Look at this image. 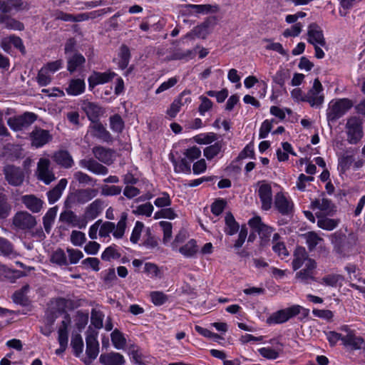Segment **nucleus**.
I'll list each match as a JSON object with an SVG mask.
<instances>
[{"mask_svg": "<svg viewBox=\"0 0 365 365\" xmlns=\"http://www.w3.org/2000/svg\"><path fill=\"white\" fill-rule=\"evenodd\" d=\"M305 237L306 243L309 251H313L316 248L319 242L323 240V239L320 237L314 232H309L308 233L306 234Z\"/></svg>", "mask_w": 365, "mask_h": 365, "instance_id": "nucleus-58", "label": "nucleus"}, {"mask_svg": "<svg viewBox=\"0 0 365 365\" xmlns=\"http://www.w3.org/2000/svg\"><path fill=\"white\" fill-rule=\"evenodd\" d=\"M91 325L96 329H101L103 327L104 314L101 310L93 309L91 313Z\"/></svg>", "mask_w": 365, "mask_h": 365, "instance_id": "nucleus-47", "label": "nucleus"}, {"mask_svg": "<svg viewBox=\"0 0 365 365\" xmlns=\"http://www.w3.org/2000/svg\"><path fill=\"white\" fill-rule=\"evenodd\" d=\"M274 205L275 209L284 216H290L293 215L294 205L292 199L285 196L282 192H277L274 196Z\"/></svg>", "mask_w": 365, "mask_h": 365, "instance_id": "nucleus-9", "label": "nucleus"}, {"mask_svg": "<svg viewBox=\"0 0 365 365\" xmlns=\"http://www.w3.org/2000/svg\"><path fill=\"white\" fill-rule=\"evenodd\" d=\"M323 86L319 80L316 78L314 81L312 87L305 94V101L311 107H320L324 101L323 94Z\"/></svg>", "mask_w": 365, "mask_h": 365, "instance_id": "nucleus-5", "label": "nucleus"}, {"mask_svg": "<svg viewBox=\"0 0 365 365\" xmlns=\"http://www.w3.org/2000/svg\"><path fill=\"white\" fill-rule=\"evenodd\" d=\"M117 73L111 70L106 72L93 71L88 78L89 90L92 91L96 86L105 84L113 81Z\"/></svg>", "mask_w": 365, "mask_h": 365, "instance_id": "nucleus-11", "label": "nucleus"}, {"mask_svg": "<svg viewBox=\"0 0 365 365\" xmlns=\"http://www.w3.org/2000/svg\"><path fill=\"white\" fill-rule=\"evenodd\" d=\"M103 201L101 199H96L92 202L85 210V217L88 220L96 219L103 210Z\"/></svg>", "mask_w": 365, "mask_h": 365, "instance_id": "nucleus-30", "label": "nucleus"}, {"mask_svg": "<svg viewBox=\"0 0 365 365\" xmlns=\"http://www.w3.org/2000/svg\"><path fill=\"white\" fill-rule=\"evenodd\" d=\"M309 314V309H306L298 304H294L272 313L270 317L267 318V322L268 324H283L297 315H300L299 319H303L308 317Z\"/></svg>", "mask_w": 365, "mask_h": 365, "instance_id": "nucleus-1", "label": "nucleus"}, {"mask_svg": "<svg viewBox=\"0 0 365 365\" xmlns=\"http://www.w3.org/2000/svg\"><path fill=\"white\" fill-rule=\"evenodd\" d=\"M86 334V353L91 360H93L96 359L99 353V343L97 339L98 332L90 326Z\"/></svg>", "mask_w": 365, "mask_h": 365, "instance_id": "nucleus-8", "label": "nucleus"}, {"mask_svg": "<svg viewBox=\"0 0 365 365\" xmlns=\"http://www.w3.org/2000/svg\"><path fill=\"white\" fill-rule=\"evenodd\" d=\"M183 155L188 160L190 163L194 162V160L198 159L201 156V150L197 146H192L188 149H186L183 152Z\"/></svg>", "mask_w": 365, "mask_h": 365, "instance_id": "nucleus-63", "label": "nucleus"}, {"mask_svg": "<svg viewBox=\"0 0 365 365\" xmlns=\"http://www.w3.org/2000/svg\"><path fill=\"white\" fill-rule=\"evenodd\" d=\"M57 213V208L56 207H51L46 212L43 217V224L45 231L48 234L51 232L52 225L54 222Z\"/></svg>", "mask_w": 365, "mask_h": 365, "instance_id": "nucleus-45", "label": "nucleus"}, {"mask_svg": "<svg viewBox=\"0 0 365 365\" xmlns=\"http://www.w3.org/2000/svg\"><path fill=\"white\" fill-rule=\"evenodd\" d=\"M78 163L81 168L87 169L88 170L96 175H104L108 174V169L106 166L98 163L93 158L82 159L79 161Z\"/></svg>", "mask_w": 365, "mask_h": 365, "instance_id": "nucleus-19", "label": "nucleus"}, {"mask_svg": "<svg viewBox=\"0 0 365 365\" xmlns=\"http://www.w3.org/2000/svg\"><path fill=\"white\" fill-rule=\"evenodd\" d=\"M0 252L1 255L10 258H13L15 256L11 244L8 240L2 237H0Z\"/></svg>", "mask_w": 365, "mask_h": 365, "instance_id": "nucleus-56", "label": "nucleus"}, {"mask_svg": "<svg viewBox=\"0 0 365 365\" xmlns=\"http://www.w3.org/2000/svg\"><path fill=\"white\" fill-rule=\"evenodd\" d=\"M225 143L222 140L217 141L214 144L210 145L203 150V155L208 160H211L221 153L224 152L223 147Z\"/></svg>", "mask_w": 365, "mask_h": 365, "instance_id": "nucleus-32", "label": "nucleus"}, {"mask_svg": "<svg viewBox=\"0 0 365 365\" xmlns=\"http://www.w3.org/2000/svg\"><path fill=\"white\" fill-rule=\"evenodd\" d=\"M356 150L349 148L346 150L345 153L339 158L338 169L342 173H346L354 163V155Z\"/></svg>", "mask_w": 365, "mask_h": 365, "instance_id": "nucleus-25", "label": "nucleus"}, {"mask_svg": "<svg viewBox=\"0 0 365 365\" xmlns=\"http://www.w3.org/2000/svg\"><path fill=\"white\" fill-rule=\"evenodd\" d=\"M0 275L10 282H14L20 277L21 272L11 269L6 265H0Z\"/></svg>", "mask_w": 365, "mask_h": 365, "instance_id": "nucleus-53", "label": "nucleus"}, {"mask_svg": "<svg viewBox=\"0 0 365 365\" xmlns=\"http://www.w3.org/2000/svg\"><path fill=\"white\" fill-rule=\"evenodd\" d=\"M347 141L349 144H357L363 137V128L361 121L356 118H351L346 124Z\"/></svg>", "mask_w": 365, "mask_h": 365, "instance_id": "nucleus-4", "label": "nucleus"}, {"mask_svg": "<svg viewBox=\"0 0 365 365\" xmlns=\"http://www.w3.org/2000/svg\"><path fill=\"white\" fill-rule=\"evenodd\" d=\"M74 178L80 183V184H86V185H94L96 183V179L93 178L89 176L88 174L83 173L81 171H77L73 175Z\"/></svg>", "mask_w": 365, "mask_h": 365, "instance_id": "nucleus-61", "label": "nucleus"}, {"mask_svg": "<svg viewBox=\"0 0 365 365\" xmlns=\"http://www.w3.org/2000/svg\"><path fill=\"white\" fill-rule=\"evenodd\" d=\"M29 139L32 148H40L49 143L53 140V135L48 130L35 127L29 133Z\"/></svg>", "mask_w": 365, "mask_h": 365, "instance_id": "nucleus-6", "label": "nucleus"}, {"mask_svg": "<svg viewBox=\"0 0 365 365\" xmlns=\"http://www.w3.org/2000/svg\"><path fill=\"white\" fill-rule=\"evenodd\" d=\"M121 257V254L118 250V246L115 244L106 247L101 254V259L104 261L110 262L111 259H117Z\"/></svg>", "mask_w": 365, "mask_h": 365, "instance_id": "nucleus-43", "label": "nucleus"}, {"mask_svg": "<svg viewBox=\"0 0 365 365\" xmlns=\"http://www.w3.org/2000/svg\"><path fill=\"white\" fill-rule=\"evenodd\" d=\"M83 110L88 118L91 120L98 118L101 113V108L92 102L85 103L83 104Z\"/></svg>", "mask_w": 365, "mask_h": 365, "instance_id": "nucleus-44", "label": "nucleus"}, {"mask_svg": "<svg viewBox=\"0 0 365 365\" xmlns=\"http://www.w3.org/2000/svg\"><path fill=\"white\" fill-rule=\"evenodd\" d=\"M308 259H312L309 258L308 254L303 247H297L294 254L293 260L292 262V268L294 271L299 269L304 264H306Z\"/></svg>", "mask_w": 365, "mask_h": 365, "instance_id": "nucleus-24", "label": "nucleus"}, {"mask_svg": "<svg viewBox=\"0 0 365 365\" xmlns=\"http://www.w3.org/2000/svg\"><path fill=\"white\" fill-rule=\"evenodd\" d=\"M89 18L87 14H79L78 15H73L63 12L62 11H57L55 14V19L63 21L70 22H79L88 20Z\"/></svg>", "mask_w": 365, "mask_h": 365, "instance_id": "nucleus-35", "label": "nucleus"}, {"mask_svg": "<svg viewBox=\"0 0 365 365\" xmlns=\"http://www.w3.org/2000/svg\"><path fill=\"white\" fill-rule=\"evenodd\" d=\"M250 227L257 232L262 240L268 241L274 231L273 227L264 224L259 216H255L248 221Z\"/></svg>", "mask_w": 365, "mask_h": 365, "instance_id": "nucleus-12", "label": "nucleus"}, {"mask_svg": "<svg viewBox=\"0 0 365 365\" xmlns=\"http://www.w3.org/2000/svg\"><path fill=\"white\" fill-rule=\"evenodd\" d=\"M185 7L190 14H207L218 11L217 6L210 4H187Z\"/></svg>", "mask_w": 365, "mask_h": 365, "instance_id": "nucleus-29", "label": "nucleus"}, {"mask_svg": "<svg viewBox=\"0 0 365 365\" xmlns=\"http://www.w3.org/2000/svg\"><path fill=\"white\" fill-rule=\"evenodd\" d=\"M71 324V317L69 314L64 315V319L58 330V341L61 346V351H64L68 346V327Z\"/></svg>", "mask_w": 365, "mask_h": 365, "instance_id": "nucleus-17", "label": "nucleus"}, {"mask_svg": "<svg viewBox=\"0 0 365 365\" xmlns=\"http://www.w3.org/2000/svg\"><path fill=\"white\" fill-rule=\"evenodd\" d=\"M342 344L346 349L351 351L365 347L364 339L361 336L356 335L353 331H349L346 335H344Z\"/></svg>", "mask_w": 365, "mask_h": 365, "instance_id": "nucleus-14", "label": "nucleus"}, {"mask_svg": "<svg viewBox=\"0 0 365 365\" xmlns=\"http://www.w3.org/2000/svg\"><path fill=\"white\" fill-rule=\"evenodd\" d=\"M127 218L128 214L126 212H123L116 225L112 222H104L99 228V236L101 237L110 238V234L113 233V236L115 238H122L125 231Z\"/></svg>", "mask_w": 365, "mask_h": 365, "instance_id": "nucleus-2", "label": "nucleus"}, {"mask_svg": "<svg viewBox=\"0 0 365 365\" xmlns=\"http://www.w3.org/2000/svg\"><path fill=\"white\" fill-rule=\"evenodd\" d=\"M196 55V51L194 50H186L183 51L180 48L176 49L174 51L170 56V60H184L185 61H187L189 60L193 59L195 57Z\"/></svg>", "mask_w": 365, "mask_h": 365, "instance_id": "nucleus-38", "label": "nucleus"}, {"mask_svg": "<svg viewBox=\"0 0 365 365\" xmlns=\"http://www.w3.org/2000/svg\"><path fill=\"white\" fill-rule=\"evenodd\" d=\"M71 346L73 349V354L78 357L83 350V341L80 334H76L72 336Z\"/></svg>", "mask_w": 365, "mask_h": 365, "instance_id": "nucleus-49", "label": "nucleus"}, {"mask_svg": "<svg viewBox=\"0 0 365 365\" xmlns=\"http://www.w3.org/2000/svg\"><path fill=\"white\" fill-rule=\"evenodd\" d=\"M98 194V190L96 188L80 189L76 190L75 197L78 203L85 204L96 197Z\"/></svg>", "mask_w": 365, "mask_h": 365, "instance_id": "nucleus-28", "label": "nucleus"}, {"mask_svg": "<svg viewBox=\"0 0 365 365\" xmlns=\"http://www.w3.org/2000/svg\"><path fill=\"white\" fill-rule=\"evenodd\" d=\"M225 227L224 228V232L226 235L232 236L239 231L240 225L235 220L232 212H228L225 214Z\"/></svg>", "mask_w": 365, "mask_h": 365, "instance_id": "nucleus-34", "label": "nucleus"}, {"mask_svg": "<svg viewBox=\"0 0 365 365\" xmlns=\"http://www.w3.org/2000/svg\"><path fill=\"white\" fill-rule=\"evenodd\" d=\"M99 361L103 365H124L125 360L121 354L111 351L101 354Z\"/></svg>", "mask_w": 365, "mask_h": 365, "instance_id": "nucleus-22", "label": "nucleus"}, {"mask_svg": "<svg viewBox=\"0 0 365 365\" xmlns=\"http://www.w3.org/2000/svg\"><path fill=\"white\" fill-rule=\"evenodd\" d=\"M339 223V220L330 219L328 217H320L318 219L317 225L325 230H333Z\"/></svg>", "mask_w": 365, "mask_h": 365, "instance_id": "nucleus-52", "label": "nucleus"}, {"mask_svg": "<svg viewBox=\"0 0 365 365\" xmlns=\"http://www.w3.org/2000/svg\"><path fill=\"white\" fill-rule=\"evenodd\" d=\"M179 252L187 258L194 257L198 252L196 240L194 239L189 240L185 245L180 247Z\"/></svg>", "mask_w": 365, "mask_h": 365, "instance_id": "nucleus-40", "label": "nucleus"}, {"mask_svg": "<svg viewBox=\"0 0 365 365\" xmlns=\"http://www.w3.org/2000/svg\"><path fill=\"white\" fill-rule=\"evenodd\" d=\"M144 272L150 278L160 277V271L158 267L152 262H146L144 266Z\"/></svg>", "mask_w": 365, "mask_h": 365, "instance_id": "nucleus-64", "label": "nucleus"}, {"mask_svg": "<svg viewBox=\"0 0 365 365\" xmlns=\"http://www.w3.org/2000/svg\"><path fill=\"white\" fill-rule=\"evenodd\" d=\"M6 179L12 185H20L23 182V172L19 168L7 165L4 168Z\"/></svg>", "mask_w": 365, "mask_h": 365, "instance_id": "nucleus-20", "label": "nucleus"}, {"mask_svg": "<svg viewBox=\"0 0 365 365\" xmlns=\"http://www.w3.org/2000/svg\"><path fill=\"white\" fill-rule=\"evenodd\" d=\"M128 354L133 361L138 364H143V355L140 348L136 344H130L128 347Z\"/></svg>", "mask_w": 365, "mask_h": 365, "instance_id": "nucleus-54", "label": "nucleus"}, {"mask_svg": "<svg viewBox=\"0 0 365 365\" xmlns=\"http://www.w3.org/2000/svg\"><path fill=\"white\" fill-rule=\"evenodd\" d=\"M169 160L172 163L174 171L176 173H191V163L185 156L177 159L173 153H170Z\"/></svg>", "mask_w": 365, "mask_h": 365, "instance_id": "nucleus-21", "label": "nucleus"}, {"mask_svg": "<svg viewBox=\"0 0 365 365\" xmlns=\"http://www.w3.org/2000/svg\"><path fill=\"white\" fill-rule=\"evenodd\" d=\"M226 205L227 201L225 199H217L211 205V212L213 215L219 216L221 213H222Z\"/></svg>", "mask_w": 365, "mask_h": 365, "instance_id": "nucleus-62", "label": "nucleus"}, {"mask_svg": "<svg viewBox=\"0 0 365 365\" xmlns=\"http://www.w3.org/2000/svg\"><path fill=\"white\" fill-rule=\"evenodd\" d=\"M307 41L310 44L316 46L319 44L321 46L326 45V41L324 37L323 31L316 23H312L309 25L307 29Z\"/></svg>", "mask_w": 365, "mask_h": 365, "instance_id": "nucleus-16", "label": "nucleus"}, {"mask_svg": "<svg viewBox=\"0 0 365 365\" xmlns=\"http://www.w3.org/2000/svg\"><path fill=\"white\" fill-rule=\"evenodd\" d=\"M68 181L66 178H62L58 184L47 192V197L49 204H54L62 195L63 191L67 185Z\"/></svg>", "mask_w": 365, "mask_h": 365, "instance_id": "nucleus-26", "label": "nucleus"}, {"mask_svg": "<svg viewBox=\"0 0 365 365\" xmlns=\"http://www.w3.org/2000/svg\"><path fill=\"white\" fill-rule=\"evenodd\" d=\"M257 193L262 204V209L265 211L269 210L273 204L271 185L266 182L262 183L259 186Z\"/></svg>", "mask_w": 365, "mask_h": 365, "instance_id": "nucleus-15", "label": "nucleus"}, {"mask_svg": "<svg viewBox=\"0 0 365 365\" xmlns=\"http://www.w3.org/2000/svg\"><path fill=\"white\" fill-rule=\"evenodd\" d=\"M86 62L84 56L81 53H75L68 59L67 69L70 73H73L78 68Z\"/></svg>", "mask_w": 365, "mask_h": 365, "instance_id": "nucleus-42", "label": "nucleus"}, {"mask_svg": "<svg viewBox=\"0 0 365 365\" xmlns=\"http://www.w3.org/2000/svg\"><path fill=\"white\" fill-rule=\"evenodd\" d=\"M110 128L115 132L120 133L124 128V121L119 114H115L110 117Z\"/></svg>", "mask_w": 365, "mask_h": 365, "instance_id": "nucleus-51", "label": "nucleus"}, {"mask_svg": "<svg viewBox=\"0 0 365 365\" xmlns=\"http://www.w3.org/2000/svg\"><path fill=\"white\" fill-rule=\"evenodd\" d=\"M52 160L59 166L68 169L74 165L73 159L68 150H59L53 153Z\"/></svg>", "mask_w": 365, "mask_h": 365, "instance_id": "nucleus-18", "label": "nucleus"}, {"mask_svg": "<svg viewBox=\"0 0 365 365\" xmlns=\"http://www.w3.org/2000/svg\"><path fill=\"white\" fill-rule=\"evenodd\" d=\"M78 215L74 212L70 210L63 211L59 216V220L68 225L73 227L76 221Z\"/></svg>", "mask_w": 365, "mask_h": 365, "instance_id": "nucleus-57", "label": "nucleus"}, {"mask_svg": "<svg viewBox=\"0 0 365 365\" xmlns=\"http://www.w3.org/2000/svg\"><path fill=\"white\" fill-rule=\"evenodd\" d=\"M54 308L59 314L66 313V310H72L76 307L75 302L70 299H65L63 297H58L53 302Z\"/></svg>", "mask_w": 365, "mask_h": 365, "instance_id": "nucleus-36", "label": "nucleus"}, {"mask_svg": "<svg viewBox=\"0 0 365 365\" xmlns=\"http://www.w3.org/2000/svg\"><path fill=\"white\" fill-rule=\"evenodd\" d=\"M51 262L60 266L68 265L66 255L64 251L58 248L51 255Z\"/></svg>", "mask_w": 365, "mask_h": 365, "instance_id": "nucleus-59", "label": "nucleus"}, {"mask_svg": "<svg viewBox=\"0 0 365 365\" xmlns=\"http://www.w3.org/2000/svg\"><path fill=\"white\" fill-rule=\"evenodd\" d=\"M92 136L101 140L103 142H111L113 138L110 133L106 130L103 125L97 121L90 126Z\"/></svg>", "mask_w": 365, "mask_h": 365, "instance_id": "nucleus-23", "label": "nucleus"}, {"mask_svg": "<svg viewBox=\"0 0 365 365\" xmlns=\"http://www.w3.org/2000/svg\"><path fill=\"white\" fill-rule=\"evenodd\" d=\"M89 314L88 312L78 310L74 316L75 327L81 332L86 327L88 322Z\"/></svg>", "mask_w": 365, "mask_h": 365, "instance_id": "nucleus-39", "label": "nucleus"}, {"mask_svg": "<svg viewBox=\"0 0 365 365\" xmlns=\"http://www.w3.org/2000/svg\"><path fill=\"white\" fill-rule=\"evenodd\" d=\"M118 56L120 58L118 67L123 70L127 68L130 61V51L129 48L126 45H122L120 48Z\"/></svg>", "mask_w": 365, "mask_h": 365, "instance_id": "nucleus-46", "label": "nucleus"}, {"mask_svg": "<svg viewBox=\"0 0 365 365\" xmlns=\"http://www.w3.org/2000/svg\"><path fill=\"white\" fill-rule=\"evenodd\" d=\"M122 187L117 185H104L101 186V194L103 196H115L120 194Z\"/></svg>", "mask_w": 365, "mask_h": 365, "instance_id": "nucleus-60", "label": "nucleus"}, {"mask_svg": "<svg viewBox=\"0 0 365 365\" xmlns=\"http://www.w3.org/2000/svg\"><path fill=\"white\" fill-rule=\"evenodd\" d=\"M317 268V262L314 259H308L305 267L297 272L296 279L304 284H309L311 281H315L314 276V270Z\"/></svg>", "mask_w": 365, "mask_h": 365, "instance_id": "nucleus-13", "label": "nucleus"}, {"mask_svg": "<svg viewBox=\"0 0 365 365\" xmlns=\"http://www.w3.org/2000/svg\"><path fill=\"white\" fill-rule=\"evenodd\" d=\"M92 152L99 161L108 165L112 163L113 152L111 149L98 145L93 147Z\"/></svg>", "mask_w": 365, "mask_h": 365, "instance_id": "nucleus-27", "label": "nucleus"}, {"mask_svg": "<svg viewBox=\"0 0 365 365\" xmlns=\"http://www.w3.org/2000/svg\"><path fill=\"white\" fill-rule=\"evenodd\" d=\"M331 242L334 246V250L340 257H346L351 249V243L347 239L346 235L341 232H336L331 235Z\"/></svg>", "mask_w": 365, "mask_h": 365, "instance_id": "nucleus-7", "label": "nucleus"}, {"mask_svg": "<svg viewBox=\"0 0 365 365\" xmlns=\"http://www.w3.org/2000/svg\"><path fill=\"white\" fill-rule=\"evenodd\" d=\"M353 106V103L348 98H339L329 103L327 110V118L329 123H335L345 115Z\"/></svg>", "mask_w": 365, "mask_h": 365, "instance_id": "nucleus-3", "label": "nucleus"}, {"mask_svg": "<svg viewBox=\"0 0 365 365\" xmlns=\"http://www.w3.org/2000/svg\"><path fill=\"white\" fill-rule=\"evenodd\" d=\"M110 339L116 349H123L126 345V339L124 334L118 329H115L110 334Z\"/></svg>", "mask_w": 365, "mask_h": 365, "instance_id": "nucleus-41", "label": "nucleus"}, {"mask_svg": "<svg viewBox=\"0 0 365 365\" xmlns=\"http://www.w3.org/2000/svg\"><path fill=\"white\" fill-rule=\"evenodd\" d=\"M21 0H0V11L6 14L21 9Z\"/></svg>", "mask_w": 365, "mask_h": 365, "instance_id": "nucleus-37", "label": "nucleus"}, {"mask_svg": "<svg viewBox=\"0 0 365 365\" xmlns=\"http://www.w3.org/2000/svg\"><path fill=\"white\" fill-rule=\"evenodd\" d=\"M43 202L34 195H24V205L33 213L39 212L43 207Z\"/></svg>", "mask_w": 365, "mask_h": 365, "instance_id": "nucleus-33", "label": "nucleus"}, {"mask_svg": "<svg viewBox=\"0 0 365 365\" xmlns=\"http://www.w3.org/2000/svg\"><path fill=\"white\" fill-rule=\"evenodd\" d=\"M344 277L341 274H327L322 278L320 283L326 286L336 287L339 282L343 281Z\"/></svg>", "mask_w": 365, "mask_h": 365, "instance_id": "nucleus-55", "label": "nucleus"}, {"mask_svg": "<svg viewBox=\"0 0 365 365\" xmlns=\"http://www.w3.org/2000/svg\"><path fill=\"white\" fill-rule=\"evenodd\" d=\"M51 162L48 158H41L37 163L36 175L39 180L46 185H49L55 180V175L50 168Z\"/></svg>", "mask_w": 365, "mask_h": 365, "instance_id": "nucleus-10", "label": "nucleus"}, {"mask_svg": "<svg viewBox=\"0 0 365 365\" xmlns=\"http://www.w3.org/2000/svg\"><path fill=\"white\" fill-rule=\"evenodd\" d=\"M195 141L200 145H209L217 140L216 133L210 132L207 133H201L194 137Z\"/></svg>", "mask_w": 365, "mask_h": 365, "instance_id": "nucleus-50", "label": "nucleus"}, {"mask_svg": "<svg viewBox=\"0 0 365 365\" xmlns=\"http://www.w3.org/2000/svg\"><path fill=\"white\" fill-rule=\"evenodd\" d=\"M311 207L313 210L319 209L322 211L329 212L332 210V203L330 200L327 198L322 200L316 199L312 202Z\"/></svg>", "mask_w": 365, "mask_h": 365, "instance_id": "nucleus-48", "label": "nucleus"}, {"mask_svg": "<svg viewBox=\"0 0 365 365\" xmlns=\"http://www.w3.org/2000/svg\"><path fill=\"white\" fill-rule=\"evenodd\" d=\"M86 89V83L83 79L74 78L69 81L66 91L70 96H78L83 93Z\"/></svg>", "mask_w": 365, "mask_h": 365, "instance_id": "nucleus-31", "label": "nucleus"}]
</instances>
